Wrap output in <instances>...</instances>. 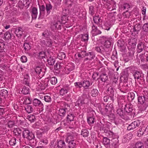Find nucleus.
<instances>
[{
  "label": "nucleus",
  "instance_id": "1",
  "mask_svg": "<svg viewBox=\"0 0 148 148\" xmlns=\"http://www.w3.org/2000/svg\"><path fill=\"white\" fill-rule=\"evenodd\" d=\"M23 138L26 139L29 141V145L31 147L35 146L37 142L34 140L35 136L34 134L30 132L28 129L25 128L23 129Z\"/></svg>",
  "mask_w": 148,
  "mask_h": 148
},
{
  "label": "nucleus",
  "instance_id": "2",
  "mask_svg": "<svg viewBox=\"0 0 148 148\" xmlns=\"http://www.w3.org/2000/svg\"><path fill=\"white\" fill-rule=\"evenodd\" d=\"M89 102V99L86 94L83 93L82 96L79 97L75 103V106L79 107L84 106Z\"/></svg>",
  "mask_w": 148,
  "mask_h": 148
},
{
  "label": "nucleus",
  "instance_id": "3",
  "mask_svg": "<svg viewBox=\"0 0 148 148\" xmlns=\"http://www.w3.org/2000/svg\"><path fill=\"white\" fill-rule=\"evenodd\" d=\"M92 83L90 84V81L88 80H84L80 82H76L74 83L75 86L77 88H81L82 87H83V92L84 93L88 89L90 85H92Z\"/></svg>",
  "mask_w": 148,
  "mask_h": 148
},
{
  "label": "nucleus",
  "instance_id": "4",
  "mask_svg": "<svg viewBox=\"0 0 148 148\" xmlns=\"http://www.w3.org/2000/svg\"><path fill=\"white\" fill-rule=\"evenodd\" d=\"M138 104L143 105V109L145 110L148 106V96L143 95L138 96Z\"/></svg>",
  "mask_w": 148,
  "mask_h": 148
},
{
  "label": "nucleus",
  "instance_id": "5",
  "mask_svg": "<svg viewBox=\"0 0 148 148\" xmlns=\"http://www.w3.org/2000/svg\"><path fill=\"white\" fill-rule=\"evenodd\" d=\"M127 116L128 117L133 116H134L136 114L134 110L133 109V106L132 104H126L123 108Z\"/></svg>",
  "mask_w": 148,
  "mask_h": 148
},
{
  "label": "nucleus",
  "instance_id": "6",
  "mask_svg": "<svg viewBox=\"0 0 148 148\" xmlns=\"http://www.w3.org/2000/svg\"><path fill=\"white\" fill-rule=\"evenodd\" d=\"M112 41V38H108L106 39L105 41L103 43L104 49H107V52H106V56H109L110 55V52L111 51V49L110 48L111 44V42Z\"/></svg>",
  "mask_w": 148,
  "mask_h": 148
},
{
  "label": "nucleus",
  "instance_id": "7",
  "mask_svg": "<svg viewBox=\"0 0 148 148\" xmlns=\"http://www.w3.org/2000/svg\"><path fill=\"white\" fill-rule=\"evenodd\" d=\"M132 74L136 81V79H140L142 82H145V80L144 78V74L141 71H138L134 70L133 71Z\"/></svg>",
  "mask_w": 148,
  "mask_h": 148
},
{
  "label": "nucleus",
  "instance_id": "8",
  "mask_svg": "<svg viewBox=\"0 0 148 148\" xmlns=\"http://www.w3.org/2000/svg\"><path fill=\"white\" fill-rule=\"evenodd\" d=\"M34 69L36 74L39 75V77H41L44 75L45 73V69L42 66H36L34 68Z\"/></svg>",
  "mask_w": 148,
  "mask_h": 148
},
{
  "label": "nucleus",
  "instance_id": "9",
  "mask_svg": "<svg viewBox=\"0 0 148 148\" xmlns=\"http://www.w3.org/2000/svg\"><path fill=\"white\" fill-rule=\"evenodd\" d=\"M140 120H136L129 125L127 130L129 131L132 130L138 127L140 125Z\"/></svg>",
  "mask_w": 148,
  "mask_h": 148
},
{
  "label": "nucleus",
  "instance_id": "10",
  "mask_svg": "<svg viewBox=\"0 0 148 148\" xmlns=\"http://www.w3.org/2000/svg\"><path fill=\"white\" fill-rule=\"evenodd\" d=\"M107 92L112 101H114L115 97L114 96V89L112 86L109 87L107 91Z\"/></svg>",
  "mask_w": 148,
  "mask_h": 148
},
{
  "label": "nucleus",
  "instance_id": "11",
  "mask_svg": "<svg viewBox=\"0 0 148 148\" xmlns=\"http://www.w3.org/2000/svg\"><path fill=\"white\" fill-rule=\"evenodd\" d=\"M92 25L91 26L92 30L91 32L92 33V36H95L101 34V32L98 29L96 25L92 22Z\"/></svg>",
  "mask_w": 148,
  "mask_h": 148
},
{
  "label": "nucleus",
  "instance_id": "12",
  "mask_svg": "<svg viewBox=\"0 0 148 148\" xmlns=\"http://www.w3.org/2000/svg\"><path fill=\"white\" fill-rule=\"evenodd\" d=\"M117 113L122 118L125 120L130 119V118L127 116L125 112H123V110L121 108H119L117 110Z\"/></svg>",
  "mask_w": 148,
  "mask_h": 148
},
{
  "label": "nucleus",
  "instance_id": "13",
  "mask_svg": "<svg viewBox=\"0 0 148 148\" xmlns=\"http://www.w3.org/2000/svg\"><path fill=\"white\" fill-rule=\"evenodd\" d=\"M93 18L94 24L98 25L99 27H102V25L100 23L102 22V20L101 19V17L99 15L93 16Z\"/></svg>",
  "mask_w": 148,
  "mask_h": 148
},
{
  "label": "nucleus",
  "instance_id": "14",
  "mask_svg": "<svg viewBox=\"0 0 148 148\" xmlns=\"http://www.w3.org/2000/svg\"><path fill=\"white\" fill-rule=\"evenodd\" d=\"M75 68V66L73 63L68 64L66 66L64 69V72L65 74H68Z\"/></svg>",
  "mask_w": 148,
  "mask_h": 148
},
{
  "label": "nucleus",
  "instance_id": "15",
  "mask_svg": "<svg viewBox=\"0 0 148 148\" xmlns=\"http://www.w3.org/2000/svg\"><path fill=\"white\" fill-rule=\"evenodd\" d=\"M148 134V130L145 127H142L140 128L138 131V136L140 137L144 135H146Z\"/></svg>",
  "mask_w": 148,
  "mask_h": 148
},
{
  "label": "nucleus",
  "instance_id": "16",
  "mask_svg": "<svg viewBox=\"0 0 148 148\" xmlns=\"http://www.w3.org/2000/svg\"><path fill=\"white\" fill-rule=\"evenodd\" d=\"M40 13L38 18H42L44 16L45 12L46 7L44 5H39Z\"/></svg>",
  "mask_w": 148,
  "mask_h": 148
},
{
  "label": "nucleus",
  "instance_id": "17",
  "mask_svg": "<svg viewBox=\"0 0 148 148\" xmlns=\"http://www.w3.org/2000/svg\"><path fill=\"white\" fill-rule=\"evenodd\" d=\"M33 103L34 106L41 107V109H43L44 105L39 100L37 99H35L33 100Z\"/></svg>",
  "mask_w": 148,
  "mask_h": 148
},
{
  "label": "nucleus",
  "instance_id": "18",
  "mask_svg": "<svg viewBox=\"0 0 148 148\" xmlns=\"http://www.w3.org/2000/svg\"><path fill=\"white\" fill-rule=\"evenodd\" d=\"M23 31L21 27H18L16 28L14 33L16 36L19 38H21L23 34Z\"/></svg>",
  "mask_w": 148,
  "mask_h": 148
},
{
  "label": "nucleus",
  "instance_id": "19",
  "mask_svg": "<svg viewBox=\"0 0 148 148\" xmlns=\"http://www.w3.org/2000/svg\"><path fill=\"white\" fill-rule=\"evenodd\" d=\"M95 50L98 52L105 54L106 56V52H107V49L105 50L104 47L102 46L100 47H95Z\"/></svg>",
  "mask_w": 148,
  "mask_h": 148
},
{
  "label": "nucleus",
  "instance_id": "20",
  "mask_svg": "<svg viewBox=\"0 0 148 148\" xmlns=\"http://www.w3.org/2000/svg\"><path fill=\"white\" fill-rule=\"evenodd\" d=\"M113 108V104L112 103H108L105 106L104 110L106 113H109L112 111Z\"/></svg>",
  "mask_w": 148,
  "mask_h": 148
},
{
  "label": "nucleus",
  "instance_id": "21",
  "mask_svg": "<svg viewBox=\"0 0 148 148\" xmlns=\"http://www.w3.org/2000/svg\"><path fill=\"white\" fill-rule=\"evenodd\" d=\"M67 11V10L65 9L63 10L62 12V23H65L67 22V21L68 20V17L67 15L68 14L66 13Z\"/></svg>",
  "mask_w": 148,
  "mask_h": 148
},
{
  "label": "nucleus",
  "instance_id": "22",
  "mask_svg": "<svg viewBox=\"0 0 148 148\" xmlns=\"http://www.w3.org/2000/svg\"><path fill=\"white\" fill-rule=\"evenodd\" d=\"M137 40L135 38H131L130 39L128 42L129 45L133 49L134 48L137 42Z\"/></svg>",
  "mask_w": 148,
  "mask_h": 148
},
{
  "label": "nucleus",
  "instance_id": "23",
  "mask_svg": "<svg viewBox=\"0 0 148 148\" xmlns=\"http://www.w3.org/2000/svg\"><path fill=\"white\" fill-rule=\"evenodd\" d=\"M145 43L143 42H139L137 45V50L138 53H140L144 49Z\"/></svg>",
  "mask_w": 148,
  "mask_h": 148
},
{
  "label": "nucleus",
  "instance_id": "24",
  "mask_svg": "<svg viewBox=\"0 0 148 148\" xmlns=\"http://www.w3.org/2000/svg\"><path fill=\"white\" fill-rule=\"evenodd\" d=\"M77 136V134L75 132H71L68 134V137L67 138V140H74V138H76Z\"/></svg>",
  "mask_w": 148,
  "mask_h": 148
},
{
  "label": "nucleus",
  "instance_id": "25",
  "mask_svg": "<svg viewBox=\"0 0 148 148\" xmlns=\"http://www.w3.org/2000/svg\"><path fill=\"white\" fill-rule=\"evenodd\" d=\"M31 13L32 18L34 19H36L38 15L37 8L36 7L33 8Z\"/></svg>",
  "mask_w": 148,
  "mask_h": 148
},
{
  "label": "nucleus",
  "instance_id": "26",
  "mask_svg": "<svg viewBox=\"0 0 148 148\" xmlns=\"http://www.w3.org/2000/svg\"><path fill=\"white\" fill-rule=\"evenodd\" d=\"M134 51L132 50H129L127 53L128 58L127 59L125 58V60L126 62H127L130 60H132L133 59V57H134Z\"/></svg>",
  "mask_w": 148,
  "mask_h": 148
},
{
  "label": "nucleus",
  "instance_id": "27",
  "mask_svg": "<svg viewBox=\"0 0 148 148\" xmlns=\"http://www.w3.org/2000/svg\"><path fill=\"white\" fill-rule=\"evenodd\" d=\"M25 129L24 128H14L13 131V132L16 135H19L21 136V134L22 133V135H23V129Z\"/></svg>",
  "mask_w": 148,
  "mask_h": 148
},
{
  "label": "nucleus",
  "instance_id": "28",
  "mask_svg": "<svg viewBox=\"0 0 148 148\" xmlns=\"http://www.w3.org/2000/svg\"><path fill=\"white\" fill-rule=\"evenodd\" d=\"M75 117V116L73 113L70 112L67 116L66 117V121L68 122H71L74 120Z\"/></svg>",
  "mask_w": 148,
  "mask_h": 148
},
{
  "label": "nucleus",
  "instance_id": "29",
  "mask_svg": "<svg viewBox=\"0 0 148 148\" xmlns=\"http://www.w3.org/2000/svg\"><path fill=\"white\" fill-rule=\"evenodd\" d=\"M62 23L60 21H57L53 23V27L57 30H60L61 29Z\"/></svg>",
  "mask_w": 148,
  "mask_h": 148
},
{
  "label": "nucleus",
  "instance_id": "30",
  "mask_svg": "<svg viewBox=\"0 0 148 148\" xmlns=\"http://www.w3.org/2000/svg\"><path fill=\"white\" fill-rule=\"evenodd\" d=\"M45 5L47 15H48L50 14L51 10L52 9L53 6L50 3H46Z\"/></svg>",
  "mask_w": 148,
  "mask_h": 148
},
{
  "label": "nucleus",
  "instance_id": "31",
  "mask_svg": "<svg viewBox=\"0 0 148 148\" xmlns=\"http://www.w3.org/2000/svg\"><path fill=\"white\" fill-rule=\"evenodd\" d=\"M5 44L3 40L0 39V53L2 52H4L5 55H6L5 52L4 51L5 49Z\"/></svg>",
  "mask_w": 148,
  "mask_h": 148
},
{
  "label": "nucleus",
  "instance_id": "32",
  "mask_svg": "<svg viewBox=\"0 0 148 148\" xmlns=\"http://www.w3.org/2000/svg\"><path fill=\"white\" fill-rule=\"evenodd\" d=\"M85 56H87L90 60L94 59L95 56L94 53L92 51L86 53L85 54Z\"/></svg>",
  "mask_w": 148,
  "mask_h": 148
},
{
  "label": "nucleus",
  "instance_id": "33",
  "mask_svg": "<svg viewBox=\"0 0 148 148\" xmlns=\"http://www.w3.org/2000/svg\"><path fill=\"white\" fill-rule=\"evenodd\" d=\"M89 132L87 129H83L82 130L81 135L84 138L87 137L89 136Z\"/></svg>",
  "mask_w": 148,
  "mask_h": 148
},
{
  "label": "nucleus",
  "instance_id": "34",
  "mask_svg": "<svg viewBox=\"0 0 148 148\" xmlns=\"http://www.w3.org/2000/svg\"><path fill=\"white\" fill-rule=\"evenodd\" d=\"M99 76V77L98 79H100L103 82H105L108 79V76L106 73H102Z\"/></svg>",
  "mask_w": 148,
  "mask_h": 148
},
{
  "label": "nucleus",
  "instance_id": "35",
  "mask_svg": "<svg viewBox=\"0 0 148 148\" xmlns=\"http://www.w3.org/2000/svg\"><path fill=\"white\" fill-rule=\"evenodd\" d=\"M57 147L58 148H65L66 145L64 141L61 140L58 141Z\"/></svg>",
  "mask_w": 148,
  "mask_h": 148
},
{
  "label": "nucleus",
  "instance_id": "36",
  "mask_svg": "<svg viewBox=\"0 0 148 148\" xmlns=\"http://www.w3.org/2000/svg\"><path fill=\"white\" fill-rule=\"evenodd\" d=\"M111 26L112 25L110 23L106 22L104 23L103 26H102V27H101L105 30L108 31L110 30Z\"/></svg>",
  "mask_w": 148,
  "mask_h": 148
},
{
  "label": "nucleus",
  "instance_id": "37",
  "mask_svg": "<svg viewBox=\"0 0 148 148\" xmlns=\"http://www.w3.org/2000/svg\"><path fill=\"white\" fill-rule=\"evenodd\" d=\"M23 47L25 51H28L30 50L31 48V43L30 42H27L26 41L24 43Z\"/></svg>",
  "mask_w": 148,
  "mask_h": 148
},
{
  "label": "nucleus",
  "instance_id": "38",
  "mask_svg": "<svg viewBox=\"0 0 148 148\" xmlns=\"http://www.w3.org/2000/svg\"><path fill=\"white\" fill-rule=\"evenodd\" d=\"M95 118L93 116H89L87 117V122L90 125L93 124L95 122Z\"/></svg>",
  "mask_w": 148,
  "mask_h": 148
},
{
  "label": "nucleus",
  "instance_id": "39",
  "mask_svg": "<svg viewBox=\"0 0 148 148\" xmlns=\"http://www.w3.org/2000/svg\"><path fill=\"white\" fill-rule=\"evenodd\" d=\"M25 108L26 112L28 113L32 112L34 110V109L32 106L29 105H27L25 106Z\"/></svg>",
  "mask_w": 148,
  "mask_h": 148
},
{
  "label": "nucleus",
  "instance_id": "40",
  "mask_svg": "<svg viewBox=\"0 0 148 148\" xmlns=\"http://www.w3.org/2000/svg\"><path fill=\"white\" fill-rule=\"evenodd\" d=\"M27 119L31 122H34L36 120L35 116L33 114H30L28 115L27 116Z\"/></svg>",
  "mask_w": 148,
  "mask_h": 148
},
{
  "label": "nucleus",
  "instance_id": "41",
  "mask_svg": "<svg viewBox=\"0 0 148 148\" xmlns=\"http://www.w3.org/2000/svg\"><path fill=\"white\" fill-rule=\"evenodd\" d=\"M99 93L98 90L96 89H93L91 91L90 94L93 97H96Z\"/></svg>",
  "mask_w": 148,
  "mask_h": 148
},
{
  "label": "nucleus",
  "instance_id": "42",
  "mask_svg": "<svg viewBox=\"0 0 148 148\" xmlns=\"http://www.w3.org/2000/svg\"><path fill=\"white\" fill-rule=\"evenodd\" d=\"M0 95L4 98H5L8 95V91L5 89H3L0 91Z\"/></svg>",
  "mask_w": 148,
  "mask_h": 148
},
{
  "label": "nucleus",
  "instance_id": "43",
  "mask_svg": "<svg viewBox=\"0 0 148 148\" xmlns=\"http://www.w3.org/2000/svg\"><path fill=\"white\" fill-rule=\"evenodd\" d=\"M68 144L69 148H75L76 143L74 140H70L69 141Z\"/></svg>",
  "mask_w": 148,
  "mask_h": 148
},
{
  "label": "nucleus",
  "instance_id": "44",
  "mask_svg": "<svg viewBox=\"0 0 148 148\" xmlns=\"http://www.w3.org/2000/svg\"><path fill=\"white\" fill-rule=\"evenodd\" d=\"M135 94L133 92H131L128 94V99L130 101H132L134 99Z\"/></svg>",
  "mask_w": 148,
  "mask_h": 148
},
{
  "label": "nucleus",
  "instance_id": "45",
  "mask_svg": "<svg viewBox=\"0 0 148 148\" xmlns=\"http://www.w3.org/2000/svg\"><path fill=\"white\" fill-rule=\"evenodd\" d=\"M47 61L49 65L53 66L54 64L55 60L54 58L50 57L47 59Z\"/></svg>",
  "mask_w": 148,
  "mask_h": 148
},
{
  "label": "nucleus",
  "instance_id": "46",
  "mask_svg": "<svg viewBox=\"0 0 148 148\" xmlns=\"http://www.w3.org/2000/svg\"><path fill=\"white\" fill-rule=\"evenodd\" d=\"M31 1V0H24L23 2V5L26 8H28L29 6Z\"/></svg>",
  "mask_w": 148,
  "mask_h": 148
},
{
  "label": "nucleus",
  "instance_id": "47",
  "mask_svg": "<svg viewBox=\"0 0 148 148\" xmlns=\"http://www.w3.org/2000/svg\"><path fill=\"white\" fill-rule=\"evenodd\" d=\"M65 57V54L63 52H59L58 55V58L60 60H62L64 59Z\"/></svg>",
  "mask_w": 148,
  "mask_h": 148
},
{
  "label": "nucleus",
  "instance_id": "48",
  "mask_svg": "<svg viewBox=\"0 0 148 148\" xmlns=\"http://www.w3.org/2000/svg\"><path fill=\"white\" fill-rule=\"evenodd\" d=\"M110 143V140L107 137H105L103 138V143L105 146L109 145Z\"/></svg>",
  "mask_w": 148,
  "mask_h": 148
},
{
  "label": "nucleus",
  "instance_id": "49",
  "mask_svg": "<svg viewBox=\"0 0 148 148\" xmlns=\"http://www.w3.org/2000/svg\"><path fill=\"white\" fill-rule=\"evenodd\" d=\"M53 43L52 40L50 38L47 39L46 43V47H51L52 46Z\"/></svg>",
  "mask_w": 148,
  "mask_h": 148
},
{
  "label": "nucleus",
  "instance_id": "50",
  "mask_svg": "<svg viewBox=\"0 0 148 148\" xmlns=\"http://www.w3.org/2000/svg\"><path fill=\"white\" fill-rule=\"evenodd\" d=\"M144 144L143 143L138 141L135 144V148H144Z\"/></svg>",
  "mask_w": 148,
  "mask_h": 148
},
{
  "label": "nucleus",
  "instance_id": "51",
  "mask_svg": "<svg viewBox=\"0 0 148 148\" xmlns=\"http://www.w3.org/2000/svg\"><path fill=\"white\" fill-rule=\"evenodd\" d=\"M82 39L83 41L87 42L88 40V34H82Z\"/></svg>",
  "mask_w": 148,
  "mask_h": 148
},
{
  "label": "nucleus",
  "instance_id": "52",
  "mask_svg": "<svg viewBox=\"0 0 148 148\" xmlns=\"http://www.w3.org/2000/svg\"><path fill=\"white\" fill-rule=\"evenodd\" d=\"M29 90L28 88L24 86L22 88L21 92L24 94L27 95L29 93Z\"/></svg>",
  "mask_w": 148,
  "mask_h": 148
},
{
  "label": "nucleus",
  "instance_id": "53",
  "mask_svg": "<svg viewBox=\"0 0 148 148\" xmlns=\"http://www.w3.org/2000/svg\"><path fill=\"white\" fill-rule=\"evenodd\" d=\"M66 112L65 110L62 108H60L59 110V114L61 116L63 117L66 115Z\"/></svg>",
  "mask_w": 148,
  "mask_h": 148
},
{
  "label": "nucleus",
  "instance_id": "54",
  "mask_svg": "<svg viewBox=\"0 0 148 148\" xmlns=\"http://www.w3.org/2000/svg\"><path fill=\"white\" fill-rule=\"evenodd\" d=\"M95 9L93 5H91L89 7V14L92 16L95 13Z\"/></svg>",
  "mask_w": 148,
  "mask_h": 148
},
{
  "label": "nucleus",
  "instance_id": "55",
  "mask_svg": "<svg viewBox=\"0 0 148 148\" xmlns=\"http://www.w3.org/2000/svg\"><path fill=\"white\" fill-rule=\"evenodd\" d=\"M4 36L6 40H9L11 38L12 35L9 31H8L5 33Z\"/></svg>",
  "mask_w": 148,
  "mask_h": 148
},
{
  "label": "nucleus",
  "instance_id": "56",
  "mask_svg": "<svg viewBox=\"0 0 148 148\" xmlns=\"http://www.w3.org/2000/svg\"><path fill=\"white\" fill-rule=\"evenodd\" d=\"M48 84L47 82L45 83H40V84L39 85V86L40 87V89L41 90H45Z\"/></svg>",
  "mask_w": 148,
  "mask_h": 148
},
{
  "label": "nucleus",
  "instance_id": "57",
  "mask_svg": "<svg viewBox=\"0 0 148 148\" xmlns=\"http://www.w3.org/2000/svg\"><path fill=\"white\" fill-rule=\"evenodd\" d=\"M68 92V90L65 88H62L60 90V95L63 96Z\"/></svg>",
  "mask_w": 148,
  "mask_h": 148
},
{
  "label": "nucleus",
  "instance_id": "58",
  "mask_svg": "<svg viewBox=\"0 0 148 148\" xmlns=\"http://www.w3.org/2000/svg\"><path fill=\"white\" fill-rule=\"evenodd\" d=\"M50 82L51 84L55 85L57 82V79L56 77H53L50 78Z\"/></svg>",
  "mask_w": 148,
  "mask_h": 148
},
{
  "label": "nucleus",
  "instance_id": "59",
  "mask_svg": "<svg viewBox=\"0 0 148 148\" xmlns=\"http://www.w3.org/2000/svg\"><path fill=\"white\" fill-rule=\"evenodd\" d=\"M16 143V139L14 137L12 138L9 142L10 145L12 146L14 145Z\"/></svg>",
  "mask_w": 148,
  "mask_h": 148
},
{
  "label": "nucleus",
  "instance_id": "60",
  "mask_svg": "<svg viewBox=\"0 0 148 148\" xmlns=\"http://www.w3.org/2000/svg\"><path fill=\"white\" fill-rule=\"evenodd\" d=\"M86 51L84 50L82 51L80 53H77V56L80 58H83L86 56H85V54L86 53Z\"/></svg>",
  "mask_w": 148,
  "mask_h": 148
},
{
  "label": "nucleus",
  "instance_id": "61",
  "mask_svg": "<svg viewBox=\"0 0 148 148\" xmlns=\"http://www.w3.org/2000/svg\"><path fill=\"white\" fill-rule=\"evenodd\" d=\"M8 126L10 128H12L15 126V123L14 121H10L7 123Z\"/></svg>",
  "mask_w": 148,
  "mask_h": 148
},
{
  "label": "nucleus",
  "instance_id": "62",
  "mask_svg": "<svg viewBox=\"0 0 148 148\" xmlns=\"http://www.w3.org/2000/svg\"><path fill=\"white\" fill-rule=\"evenodd\" d=\"M4 83L5 79L4 78L2 77H0V88H3L5 86Z\"/></svg>",
  "mask_w": 148,
  "mask_h": 148
},
{
  "label": "nucleus",
  "instance_id": "63",
  "mask_svg": "<svg viewBox=\"0 0 148 148\" xmlns=\"http://www.w3.org/2000/svg\"><path fill=\"white\" fill-rule=\"evenodd\" d=\"M44 100L45 102L49 103L51 101V99L50 96L46 95L44 97Z\"/></svg>",
  "mask_w": 148,
  "mask_h": 148
},
{
  "label": "nucleus",
  "instance_id": "64",
  "mask_svg": "<svg viewBox=\"0 0 148 148\" xmlns=\"http://www.w3.org/2000/svg\"><path fill=\"white\" fill-rule=\"evenodd\" d=\"M143 29L145 32H148V23H146L144 24L143 26Z\"/></svg>",
  "mask_w": 148,
  "mask_h": 148
}]
</instances>
